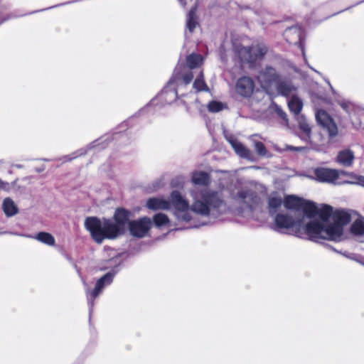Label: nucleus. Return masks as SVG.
Masks as SVG:
<instances>
[{"label": "nucleus", "mask_w": 364, "mask_h": 364, "mask_svg": "<svg viewBox=\"0 0 364 364\" xmlns=\"http://www.w3.org/2000/svg\"><path fill=\"white\" fill-rule=\"evenodd\" d=\"M191 204L177 191H173L169 199L154 197L147 200L146 206L151 210H171L179 222H189L193 215H208L221 213L225 210L221 191L210 188H195L188 191Z\"/></svg>", "instance_id": "obj_1"}, {"label": "nucleus", "mask_w": 364, "mask_h": 364, "mask_svg": "<svg viewBox=\"0 0 364 364\" xmlns=\"http://www.w3.org/2000/svg\"><path fill=\"white\" fill-rule=\"evenodd\" d=\"M319 213L320 218L323 223L322 230H326L330 234L334 232L336 230H339L336 237L333 238H322V240L340 242L347 238L345 227L354 218H355V220L350 225V232L355 237L364 235V217L360 215L356 210L334 208L331 205H324L321 207Z\"/></svg>", "instance_id": "obj_2"}, {"label": "nucleus", "mask_w": 364, "mask_h": 364, "mask_svg": "<svg viewBox=\"0 0 364 364\" xmlns=\"http://www.w3.org/2000/svg\"><path fill=\"white\" fill-rule=\"evenodd\" d=\"M274 230L287 232L296 237L318 242L322 238H333L338 234L336 230L330 234L323 230V223L320 220H306L305 217L296 215L295 217L284 213H278L274 217Z\"/></svg>", "instance_id": "obj_3"}, {"label": "nucleus", "mask_w": 364, "mask_h": 364, "mask_svg": "<svg viewBox=\"0 0 364 364\" xmlns=\"http://www.w3.org/2000/svg\"><path fill=\"white\" fill-rule=\"evenodd\" d=\"M114 218V222L90 217L85 220V227L98 243L105 239H115L124 232L129 220V212L124 209H117Z\"/></svg>", "instance_id": "obj_4"}, {"label": "nucleus", "mask_w": 364, "mask_h": 364, "mask_svg": "<svg viewBox=\"0 0 364 364\" xmlns=\"http://www.w3.org/2000/svg\"><path fill=\"white\" fill-rule=\"evenodd\" d=\"M316 207L314 203L295 196H287L284 198L278 194H273L269 199V208L271 214L276 213L284 206L287 210L296 213H302L301 217L306 220H320L319 211L321 207Z\"/></svg>", "instance_id": "obj_5"}, {"label": "nucleus", "mask_w": 364, "mask_h": 364, "mask_svg": "<svg viewBox=\"0 0 364 364\" xmlns=\"http://www.w3.org/2000/svg\"><path fill=\"white\" fill-rule=\"evenodd\" d=\"M258 80L261 86L268 90L271 86H275L278 92L282 95L289 97L288 107L291 112L298 115L302 109L303 102L300 98L295 95V87L287 82H280L275 70L272 68H267L258 75Z\"/></svg>", "instance_id": "obj_6"}, {"label": "nucleus", "mask_w": 364, "mask_h": 364, "mask_svg": "<svg viewBox=\"0 0 364 364\" xmlns=\"http://www.w3.org/2000/svg\"><path fill=\"white\" fill-rule=\"evenodd\" d=\"M193 73L191 71H186V68L182 65L177 66L175 69L172 78L168 82V86L164 90V93L170 95V102L174 100L177 97V91L176 86L182 80L185 85H188L193 79Z\"/></svg>", "instance_id": "obj_7"}, {"label": "nucleus", "mask_w": 364, "mask_h": 364, "mask_svg": "<svg viewBox=\"0 0 364 364\" xmlns=\"http://www.w3.org/2000/svg\"><path fill=\"white\" fill-rule=\"evenodd\" d=\"M235 205H239L243 211H248L257 203V198L254 193L246 189H237L232 195Z\"/></svg>", "instance_id": "obj_8"}, {"label": "nucleus", "mask_w": 364, "mask_h": 364, "mask_svg": "<svg viewBox=\"0 0 364 364\" xmlns=\"http://www.w3.org/2000/svg\"><path fill=\"white\" fill-rule=\"evenodd\" d=\"M267 49L261 45H256L252 48H237V52L242 61L253 63L266 53Z\"/></svg>", "instance_id": "obj_9"}, {"label": "nucleus", "mask_w": 364, "mask_h": 364, "mask_svg": "<svg viewBox=\"0 0 364 364\" xmlns=\"http://www.w3.org/2000/svg\"><path fill=\"white\" fill-rule=\"evenodd\" d=\"M152 227V221L148 217L131 221L129 229L132 235L137 237H145Z\"/></svg>", "instance_id": "obj_10"}, {"label": "nucleus", "mask_w": 364, "mask_h": 364, "mask_svg": "<svg viewBox=\"0 0 364 364\" xmlns=\"http://www.w3.org/2000/svg\"><path fill=\"white\" fill-rule=\"evenodd\" d=\"M311 178L316 179L319 182L338 183L340 178V172L335 169L318 168L314 171V176Z\"/></svg>", "instance_id": "obj_11"}, {"label": "nucleus", "mask_w": 364, "mask_h": 364, "mask_svg": "<svg viewBox=\"0 0 364 364\" xmlns=\"http://www.w3.org/2000/svg\"><path fill=\"white\" fill-rule=\"evenodd\" d=\"M316 119L318 124L328 132L330 136H335L338 134V127L326 112L321 109L318 110L316 113Z\"/></svg>", "instance_id": "obj_12"}, {"label": "nucleus", "mask_w": 364, "mask_h": 364, "mask_svg": "<svg viewBox=\"0 0 364 364\" xmlns=\"http://www.w3.org/2000/svg\"><path fill=\"white\" fill-rule=\"evenodd\" d=\"M113 279V274L107 273L102 278H100L96 283V286L92 291L87 292V297L90 303H92V301L101 293L102 289L109 284H111Z\"/></svg>", "instance_id": "obj_13"}, {"label": "nucleus", "mask_w": 364, "mask_h": 364, "mask_svg": "<svg viewBox=\"0 0 364 364\" xmlns=\"http://www.w3.org/2000/svg\"><path fill=\"white\" fill-rule=\"evenodd\" d=\"M254 82L251 78L243 77L240 78L236 84V92L243 97H250L254 91Z\"/></svg>", "instance_id": "obj_14"}, {"label": "nucleus", "mask_w": 364, "mask_h": 364, "mask_svg": "<svg viewBox=\"0 0 364 364\" xmlns=\"http://www.w3.org/2000/svg\"><path fill=\"white\" fill-rule=\"evenodd\" d=\"M300 130L299 137L306 142L310 141L311 127L307 122L304 116H299L296 119Z\"/></svg>", "instance_id": "obj_15"}, {"label": "nucleus", "mask_w": 364, "mask_h": 364, "mask_svg": "<svg viewBox=\"0 0 364 364\" xmlns=\"http://www.w3.org/2000/svg\"><path fill=\"white\" fill-rule=\"evenodd\" d=\"M227 139L239 156L250 160L252 159V154L250 151L245 147L243 144L232 137H228Z\"/></svg>", "instance_id": "obj_16"}, {"label": "nucleus", "mask_w": 364, "mask_h": 364, "mask_svg": "<svg viewBox=\"0 0 364 364\" xmlns=\"http://www.w3.org/2000/svg\"><path fill=\"white\" fill-rule=\"evenodd\" d=\"M24 237L35 239L46 245L54 246L55 244V240L54 237L49 232H40L35 236L23 235Z\"/></svg>", "instance_id": "obj_17"}, {"label": "nucleus", "mask_w": 364, "mask_h": 364, "mask_svg": "<svg viewBox=\"0 0 364 364\" xmlns=\"http://www.w3.org/2000/svg\"><path fill=\"white\" fill-rule=\"evenodd\" d=\"M353 159L354 154L353 151L349 149H345L340 151L337 156V161L344 166H351Z\"/></svg>", "instance_id": "obj_18"}, {"label": "nucleus", "mask_w": 364, "mask_h": 364, "mask_svg": "<svg viewBox=\"0 0 364 364\" xmlns=\"http://www.w3.org/2000/svg\"><path fill=\"white\" fill-rule=\"evenodd\" d=\"M191 180L195 185L206 186L210 181V178L204 171H194L191 173Z\"/></svg>", "instance_id": "obj_19"}, {"label": "nucleus", "mask_w": 364, "mask_h": 364, "mask_svg": "<svg viewBox=\"0 0 364 364\" xmlns=\"http://www.w3.org/2000/svg\"><path fill=\"white\" fill-rule=\"evenodd\" d=\"M2 209L7 217H12L18 213V209L13 200L6 198L3 200Z\"/></svg>", "instance_id": "obj_20"}, {"label": "nucleus", "mask_w": 364, "mask_h": 364, "mask_svg": "<svg viewBox=\"0 0 364 364\" xmlns=\"http://www.w3.org/2000/svg\"><path fill=\"white\" fill-rule=\"evenodd\" d=\"M341 176H346L348 179L341 181V183L357 184L364 187V176H358L353 173L340 172V177Z\"/></svg>", "instance_id": "obj_21"}, {"label": "nucleus", "mask_w": 364, "mask_h": 364, "mask_svg": "<svg viewBox=\"0 0 364 364\" xmlns=\"http://www.w3.org/2000/svg\"><path fill=\"white\" fill-rule=\"evenodd\" d=\"M153 222L156 227L159 228L170 227V220L164 213H157L153 217Z\"/></svg>", "instance_id": "obj_22"}, {"label": "nucleus", "mask_w": 364, "mask_h": 364, "mask_svg": "<svg viewBox=\"0 0 364 364\" xmlns=\"http://www.w3.org/2000/svg\"><path fill=\"white\" fill-rule=\"evenodd\" d=\"M187 64L191 69L196 68L203 63V58L200 55L191 54L188 56Z\"/></svg>", "instance_id": "obj_23"}, {"label": "nucleus", "mask_w": 364, "mask_h": 364, "mask_svg": "<svg viewBox=\"0 0 364 364\" xmlns=\"http://www.w3.org/2000/svg\"><path fill=\"white\" fill-rule=\"evenodd\" d=\"M338 103L343 110L349 114L355 112L358 108L353 102L346 99L338 100Z\"/></svg>", "instance_id": "obj_24"}, {"label": "nucleus", "mask_w": 364, "mask_h": 364, "mask_svg": "<svg viewBox=\"0 0 364 364\" xmlns=\"http://www.w3.org/2000/svg\"><path fill=\"white\" fill-rule=\"evenodd\" d=\"M198 22L196 19V12L194 9L190 11L187 18V28L190 32H193L197 26Z\"/></svg>", "instance_id": "obj_25"}, {"label": "nucleus", "mask_w": 364, "mask_h": 364, "mask_svg": "<svg viewBox=\"0 0 364 364\" xmlns=\"http://www.w3.org/2000/svg\"><path fill=\"white\" fill-rule=\"evenodd\" d=\"M225 107V105L224 104L216 101L210 102L208 105V110L212 112H220L223 110Z\"/></svg>", "instance_id": "obj_26"}, {"label": "nucleus", "mask_w": 364, "mask_h": 364, "mask_svg": "<svg viewBox=\"0 0 364 364\" xmlns=\"http://www.w3.org/2000/svg\"><path fill=\"white\" fill-rule=\"evenodd\" d=\"M193 87L197 91H203L207 89V86L203 79L202 74H200V76L196 78V80L194 81Z\"/></svg>", "instance_id": "obj_27"}, {"label": "nucleus", "mask_w": 364, "mask_h": 364, "mask_svg": "<svg viewBox=\"0 0 364 364\" xmlns=\"http://www.w3.org/2000/svg\"><path fill=\"white\" fill-rule=\"evenodd\" d=\"M14 186V184L9 183L0 179V191H4L9 192Z\"/></svg>", "instance_id": "obj_28"}, {"label": "nucleus", "mask_w": 364, "mask_h": 364, "mask_svg": "<svg viewBox=\"0 0 364 364\" xmlns=\"http://www.w3.org/2000/svg\"><path fill=\"white\" fill-rule=\"evenodd\" d=\"M255 149L259 155H265V148L262 143L257 142L255 144Z\"/></svg>", "instance_id": "obj_29"}, {"label": "nucleus", "mask_w": 364, "mask_h": 364, "mask_svg": "<svg viewBox=\"0 0 364 364\" xmlns=\"http://www.w3.org/2000/svg\"><path fill=\"white\" fill-rule=\"evenodd\" d=\"M82 154H83V153H82L81 151H77V153H73V154H72V156H64V157H63V161H64L65 162H66V161H71L72 159H75V158L77 157L78 156L82 155Z\"/></svg>", "instance_id": "obj_30"}, {"label": "nucleus", "mask_w": 364, "mask_h": 364, "mask_svg": "<svg viewBox=\"0 0 364 364\" xmlns=\"http://www.w3.org/2000/svg\"><path fill=\"white\" fill-rule=\"evenodd\" d=\"M276 111L280 117H282V119L287 122V114L285 112H284L280 108L278 107H277Z\"/></svg>", "instance_id": "obj_31"}, {"label": "nucleus", "mask_w": 364, "mask_h": 364, "mask_svg": "<svg viewBox=\"0 0 364 364\" xmlns=\"http://www.w3.org/2000/svg\"><path fill=\"white\" fill-rule=\"evenodd\" d=\"M303 149L304 147L301 146H286L285 147V150L301 151Z\"/></svg>", "instance_id": "obj_32"}, {"label": "nucleus", "mask_w": 364, "mask_h": 364, "mask_svg": "<svg viewBox=\"0 0 364 364\" xmlns=\"http://www.w3.org/2000/svg\"><path fill=\"white\" fill-rule=\"evenodd\" d=\"M178 1H179V2L181 3V4L183 6H185V4H185V2H183V0H178Z\"/></svg>", "instance_id": "obj_33"}]
</instances>
